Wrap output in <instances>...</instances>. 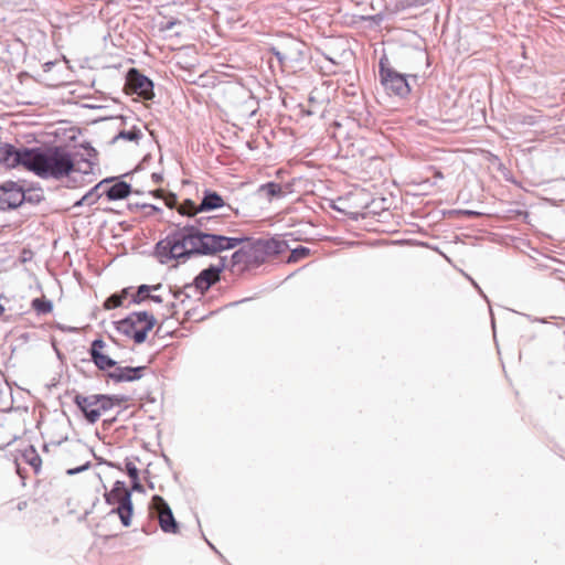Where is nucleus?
<instances>
[{"label": "nucleus", "instance_id": "412c9836", "mask_svg": "<svg viewBox=\"0 0 565 565\" xmlns=\"http://www.w3.org/2000/svg\"><path fill=\"white\" fill-rule=\"evenodd\" d=\"M259 192L264 193L268 200L284 194L281 185L275 182H268L260 185Z\"/></svg>", "mask_w": 565, "mask_h": 565}, {"label": "nucleus", "instance_id": "cd10ccee", "mask_svg": "<svg viewBox=\"0 0 565 565\" xmlns=\"http://www.w3.org/2000/svg\"><path fill=\"white\" fill-rule=\"evenodd\" d=\"M23 457L25 461L34 469H38L40 467L41 458L32 447L24 452Z\"/></svg>", "mask_w": 565, "mask_h": 565}, {"label": "nucleus", "instance_id": "bb28decb", "mask_svg": "<svg viewBox=\"0 0 565 565\" xmlns=\"http://www.w3.org/2000/svg\"><path fill=\"white\" fill-rule=\"evenodd\" d=\"M143 341L146 340V333L148 330H151L158 322V319L153 313H148L147 310H143Z\"/></svg>", "mask_w": 565, "mask_h": 565}, {"label": "nucleus", "instance_id": "ea45409f", "mask_svg": "<svg viewBox=\"0 0 565 565\" xmlns=\"http://www.w3.org/2000/svg\"><path fill=\"white\" fill-rule=\"evenodd\" d=\"M3 311H4V308H3V306L0 303V316L3 313Z\"/></svg>", "mask_w": 565, "mask_h": 565}, {"label": "nucleus", "instance_id": "4c0bfd02", "mask_svg": "<svg viewBox=\"0 0 565 565\" xmlns=\"http://www.w3.org/2000/svg\"><path fill=\"white\" fill-rule=\"evenodd\" d=\"M434 177H435V178H438V179H443V178H444L443 173H441L439 170H436V171L434 172Z\"/></svg>", "mask_w": 565, "mask_h": 565}, {"label": "nucleus", "instance_id": "e433bc0d", "mask_svg": "<svg viewBox=\"0 0 565 565\" xmlns=\"http://www.w3.org/2000/svg\"><path fill=\"white\" fill-rule=\"evenodd\" d=\"M89 157H95L97 153H96V150L92 147H88V153H87Z\"/></svg>", "mask_w": 565, "mask_h": 565}, {"label": "nucleus", "instance_id": "a878e982", "mask_svg": "<svg viewBox=\"0 0 565 565\" xmlns=\"http://www.w3.org/2000/svg\"><path fill=\"white\" fill-rule=\"evenodd\" d=\"M151 193L154 196H162L164 200V204L170 209L174 207L178 203L177 196L174 194H166V192L162 189H156L151 191Z\"/></svg>", "mask_w": 565, "mask_h": 565}, {"label": "nucleus", "instance_id": "ddd939ff", "mask_svg": "<svg viewBox=\"0 0 565 565\" xmlns=\"http://www.w3.org/2000/svg\"><path fill=\"white\" fill-rule=\"evenodd\" d=\"M141 301V286L137 288L128 287L122 289L119 294H114L105 301L106 309H114L121 306H129L130 303H139Z\"/></svg>", "mask_w": 565, "mask_h": 565}, {"label": "nucleus", "instance_id": "c9c22d12", "mask_svg": "<svg viewBox=\"0 0 565 565\" xmlns=\"http://www.w3.org/2000/svg\"><path fill=\"white\" fill-rule=\"evenodd\" d=\"M228 210L233 213V215L235 217H238L242 215L239 209H237V207H233V206L228 205Z\"/></svg>", "mask_w": 565, "mask_h": 565}, {"label": "nucleus", "instance_id": "7ed1b4c3", "mask_svg": "<svg viewBox=\"0 0 565 565\" xmlns=\"http://www.w3.org/2000/svg\"><path fill=\"white\" fill-rule=\"evenodd\" d=\"M105 500L107 504L113 507L108 512V516L117 515L124 526H129L131 524L134 508L131 494L125 482L116 481L114 488L105 494Z\"/></svg>", "mask_w": 565, "mask_h": 565}, {"label": "nucleus", "instance_id": "1a4fd4ad", "mask_svg": "<svg viewBox=\"0 0 565 565\" xmlns=\"http://www.w3.org/2000/svg\"><path fill=\"white\" fill-rule=\"evenodd\" d=\"M28 153H31V149H17L12 145L2 143L0 145V163L6 168L23 166L25 169H28Z\"/></svg>", "mask_w": 565, "mask_h": 565}, {"label": "nucleus", "instance_id": "f03ea898", "mask_svg": "<svg viewBox=\"0 0 565 565\" xmlns=\"http://www.w3.org/2000/svg\"><path fill=\"white\" fill-rule=\"evenodd\" d=\"M189 256L193 254L213 255L233 249L244 239L190 230L179 234Z\"/></svg>", "mask_w": 565, "mask_h": 565}, {"label": "nucleus", "instance_id": "f704fd0d", "mask_svg": "<svg viewBox=\"0 0 565 565\" xmlns=\"http://www.w3.org/2000/svg\"><path fill=\"white\" fill-rule=\"evenodd\" d=\"M86 468H87V465L82 466V467L76 468V469H70V470L67 471V473H68V475H75V473H77V472H81V471L85 470Z\"/></svg>", "mask_w": 565, "mask_h": 565}, {"label": "nucleus", "instance_id": "7c9ffc66", "mask_svg": "<svg viewBox=\"0 0 565 565\" xmlns=\"http://www.w3.org/2000/svg\"><path fill=\"white\" fill-rule=\"evenodd\" d=\"M106 344L103 340L100 339H96L93 341L92 343V347H90V350H97V353H104V349H105Z\"/></svg>", "mask_w": 565, "mask_h": 565}, {"label": "nucleus", "instance_id": "2f4dec72", "mask_svg": "<svg viewBox=\"0 0 565 565\" xmlns=\"http://www.w3.org/2000/svg\"><path fill=\"white\" fill-rule=\"evenodd\" d=\"M119 137L128 140H136L138 138V135L136 131H121L119 134Z\"/></svg>", "mask_w": 565, "mask_h": 565}, {"label": "nucleus", "instance_id": "f3484780", "mask_svg": "<svg viewBox=\"0 0 565 565\" xmlns=\"http://www.w3.org/2000/svg\"><path fill=\"white\" fill-rule=\"evenodd\" d=\"M225 206L223 198L213 191H205L199 211L205 212Z\"/></svg>", "mask_w": 565, "mask_h": 565}, {"label": "nucleus", "instance_id": "f8f14e48", "mask_svg": "<svg viewBox=\"0 0 565 565\" xmlns=\"http://www.w3.org/2000/svg\"><path fill=\"white\" fill-rule=\"evenodd\" d=\"M224 269L223 264L211 265L209 268L203 269L194 279L193 286L194 288L203 295L214 284L220 281L221 274Z\"/></svg>", "mask_w": 565, "mask_h": 565}, {"label": "nucleus", "instance_id": "6e6552de", "mask_svg": "<svg viewBox=\"0 0 565 565\" xmlns=\"http://www.w3.org/2000/svg\"><path fill=\"white\" fill-rule=\"evenodd\" d=\"M156 254L161 263H168L172 259H186L189 257L179 234L159 242L156 246Z\"/></svg>", "mask_w": 565, "mask_h": 565}, {"label": "nucleus", "instance_id": "5701e85b", "mask_svg": "<svg viewBox=\"0 0 565 565\" xmlns=\"http://www.w3.org/2000/svg\"><path fill=\"white\" fill-rule=\"evenodd\" d=\"M32 308L38 312V313H49L52 311L53 309V305L51 301L49 300H43V299H40V298H35L33 301H32Z\"/></svg>", "mask_w": 565, "mask_h": 565}, {"label": "nucleus", "instance_id": "9b49d317", "mask_svg": "<svg viewBox=\"0 0 565 565\" xmlns=\"http://www.w3.org/2000/svg\"><path fill=\"white\" fill-rule=\"evenodd\" d=\"M24 200V192L15 182H6L0 185V207L14 209Z\"/></svg>", "mask_w": 565, "mask_h": 565}, {"label": "nucleus", "instance_id": "0eeeda50", "mask_svg": "<svg viewBox=\"0 0 565 565\" xmlns=\"http://www.w3.org/2000/svg\"><path fill=\"white\" fill-rule=\"evenodd\" d=\"M154 28L158 29L161 38L168 41V46L170 49L182 46V43L188 39L191 29L189 23L182 20L160 22L159 24H156Z\"/></svg>", "mask_w": 565, "mask_h": 565}, {"label": "nucleus", "instance_id": "c756f323", "mask_svg": "<svg viewBox=\"0 0 565 565\" xmlns=\"http://www.w3.org/2000/svg\"><path fill=\"white\" fill-rule=\"evenodd\" d=\"M153 96V83L148 77L143 76V100H150Z\"/></svg>", "mask_w": 565, "mask_h": 565}, {"label": "nucleus", "instance_id": "6ab92c4d", "mask_svg": "<svg viewBox=\"0 0 565 565\" xmlns=\"http://www.w3.org/2000/svg\"><path fill=\"white\" fill-rule=\"evenodd\" d=\"M109 182L108 179H105L100 181L98 184H96L93 189H90L78 202H76L75 205H92L97 202V200L105 194L104 188L105 184Z\"/></svg>", "mask_w": 565, "mask_h": 565}, {"label": "nucleus", "instance_id": "c85d7f7f", "mask_svg": "<svg viewBox=\"0 0 565 565\" xmlns=\"http://www.w3.org/2000/svg\"><path fill=\"white\" fill-rule=\"evenodd\" d=\"M97 405H98L97 412L99 413V417H100L102 414L109 411L114 406V402L110 397H108L106 395H98V404Z\"/></svg>", "mask_w": 565, "mask_h": 565}, {"label": "nucleus", "instance_id": "393cba45", "mask_svg": "<svg viewBox=\"0 0 565 565\" xmlns=\"http://www.w3.org/2000/svg\"><path fill=\"white\" fill-rule=\"evenodd\" d=\"M128 81L132 82L135 85L134 92L141 96V74L136 68H131L128 72Z\"/></svg>", "mask_w": 565, "mask_h": 565}, {"label": "nucleus", "instance_id": "20e7f679", "mask_svg": "<svg viewBox=\"0 0 565 565\" xmlns=\"http://www.w3.org/2000/svg\"><path fill=\"white\" fill-rule=\"evenodd\" d=\"M408 78L417 79L416 75H404L391 67L386 60L380 61V81L388 95L405 98L411 93Z\"/></svg>", "mask_w": 565, "mask_h": 565}, {"label": "nucleus", "instance_id": "9d476101", "mask_svg": "<svg viewBox=\"0 0 565 565\" xmlns=\"http://www.w3.org/2000/svg\"><path fill=\"white\" fill-rule=\"evenodd\" d=\"M116 329L122 335L141 343V312H132L128 317L116 322Z\"/></svg>", "mask_w": 565, "mask_h": 565}, {"label": "nucleus", "instance_id": "aec40b11", "mask_svg": "<svg viewBox=\"0 0 565 565\" xmlns=\"http://www.w3.org/2000/svg\"><path fill=\"white\" fill-rule=\"evenodd\" d=\"M90 356H92V360L94 361L95 365L99 370H107V369L114 367L116 365V362L113 359H110L105 353H97L96 349L90 350Z\"/></svg>", "mask_w": 565, "mask_h": 565}, {"label": "nucleus", "instance_id": "39448f33", "mask_svg": "<svg viewBox=\"0 0 565 565\" xmlns=\"http://www.w3.org/2000/svg\"><path fill=\"white\" fill-rule=\"evenodd\" d=\"M149 516L151 519L158 520L160 529L164 533H179V523L175 521L169 504L160 495L152 497V500L149 504Z\"/></svg>", "mask_w": 565, "mask_h": 565}, {"label": "nucleus", "instance_id": "473e14b6", "mask_svg": "<svg viewBox=\"0 0 565 565\" xmlns=\"http://www.w3.org/2000/svg\"><path fill=\"white\" fill-rule=\"evenodd\" d=\"M270 53L277 57V60L282 64L285 56L275 47L270 49Z\"/></svg>", "mask_w": 565, "mask_h": 565}, {"label": "nucleus", "instance_id": "4be33fe9", "mask_svg": "<svg viewBox=\"0 0 565 565\" xmlns=\"http://www.w3.org/2000/svg\"><path fill=\"white\" fill-rule=\"evenodd\" d=\"M125 469L128 473V476L131 478V482H132V489L134 490H137V491H140L141 490V483L139 481V470L137 468V466L135 465V462L130 461V460H127L125 462Z\"/></svg>", "mask_w": 565, "mask_h": 565}, {"label": "nucleus", "instance_id": "f257e3e1", "mask_svg": "<svg viewBox=\"0 0 565 565\" xmlns=\"http://www.w3.org/2000/svg\"><path fill=\"white\" fill-rule=\"evenodd\" d=\"M28 170L42 179L61 180L74 170V160L65 148H32L26 154Z\"/></svg>", "mask_w": 565, "mask_h": 565}, {"label": "nucleus", "instance_id": "a211bd4d", "mask_svg": "<svg viewBox=\"0 0 565 565\" xmlns=\"http://www.w3.org/2000/svg\"><path fill=\"white\" fill-rule=\"evenodd\" d=\"M130 185L126 182H117L113 185L105 184L104 192L109 200H120L130 193Z\"/></svg>", "mask_w": 565, "mask_h": 565}, {"label": "nucleus", "instance_id": "dca6fc26", "mask_svg": "<svg viewBox=\"0 0 565 565\" xmlns=\"http://www.w3.org/2000/svg\"><path fill=\"white\" fill-rule=\"evenodd\" d=\"M109 376L117 382L138 380L141 377V366H114Z\"/></svg>", "mask_w": 565, "mask_h": 565}, {"label": "nucleus", "instance_id": "58836bf2", "mask_svg": "<svg viewBox=\"0 0 565 565\" xmlns=\"http://www.w3.org/2000/svg\"><path fill=\"white\" fill-rule=\"evenodd\" d=\"M145 207L156 209V207H154L153 205H151V204H146V203H143V209H145Z\"/></svg>", "mask_w": 565, "mask_h": 565}, {"label": "nucleus", "instance_id": "4468645a", "mask_svg": "<svg viewBox=\"0 0 565 565\" xmlns=\"http://www.w3.org/2000/svg\"><path fill=\"white\" fill-rule=\"evenodd\" d=\"M75 403L83 412L85 418L89 423H95L99 418V413L97 412L98 404V395L83 396L76 395Z\"/></svg>", "mask_w": 565, "mask_h": 565}, {"label": "nucleus", "instance_id": "72a5a7b5", "mask_svg": "<svg viewBox=\"0 0 565 565\" xmlns=\"http://www.w3.org/2000/svg\"><path fill=\"white\" fill-rule=\"evenodd\" d=\"M151 178L156 184H159L162 181V175L157 172H152Z\"/></svg>", "mask_w": 565, "mask_h": 565}, {"label": "nucleus", "instance_id": "b1692460", "mask_svg": "<svg viewBox=\"0 0 565 565\" xmlns=\"http://www.w3.org/2000/svg\"><path fill=\"white\" fill-rule=\"evenodd\" d=\"M178 211L180 214L182 215H194L196 213H199V205L196 206L194 204V202H192L191 200H185L183 203H181L179 206H178Z\"/></svg>", "mask_w": 565, "mask_h": 565}, {"label": "nucleus", "instance_id": "2eb2a0df", "mask_svg": "<svg viewBox=\"0 0 565 565\" xmlns=\"http://www.w3.org/2000/svg\"><path fill=\"white\" fill-rule=\"evenodd\" d=\"M169 299V290L161 284L158 285H143V307L153 302L156 305H163Z\"/></svg>", "mask_w": 565, "mask_h": 565}, {"label": "nucleus", "instance_id": "423d86ee", "mask_svg": "<svg viewBox=\"0 0 565 565\" xmlns=\"http://www.w3.org/2000/svg\"><path fill=\"white\" fill-rule=\"evenodd\" d=\"M274 242L267 239H258L236 250L232 255L234 264L244 263H263L266 256L271 252Z\"/></svg>", "mask_w": 565, "mask_h": 565}]
</instances>
